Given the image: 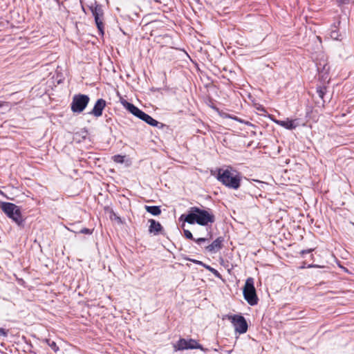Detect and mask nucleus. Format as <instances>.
<instances>
[{
    "label": "nucleus",
    "instance_id": "9b49d317",
    "mask_svg": "<svg viewBox=\"0 0 354 354\" xmlns=\"http://www.w3.org/2000/svg\"><path fill=\"white\" fill-rule=\"evenodd\" d=\"M223 241L224 239L223 237H218L212 243V244L206 247V250L211 253H215L218 252L220 249H221Z\"/></svg>",
    "mask_w": 354,
    "mask_h": 354
},
{
    "label": "nucleus",
    "instance_id": "ddd939ff",
    "mask_svg": "<svg viewBox=\"0 0 354 354\" xmlns=\"http://www.w3.org/2000/svg\"><path fill=\"white\" fill-rule=\"evenodd\" d=\"M330 36L334 40L341 39V34L339 32V29L336 24H334L331 26L330 30Z\"/></svg>",
    "mask_w": 354,
    "mask_h": 354
},
{
    "label": "nucleus",
    "instance_id": "4be33fe9",
    "mask_svg": "<svg viewBox=\"0 0 354 354\" xmlns=\"http://www.w3.org/2000/svg\"><path fill=\"white\" fill-rule=\"evenodd\" d=\"M80 233L82 234H91L92 232H93V230H90L88 228H83L80 231Z\"/></svg>",
    "mask_w": 354,
    "mask_h": 354
},
{
    "label": "nucleus",
    "instance_id": "dca6fc26",
    "mask_svg": "<svg viewBox=\"0 0 354 354\" xmlns=\"http://www.w3.org/2000/svg\"><path fill=\"white\" fill-rule=\"evenodd\" d=\"M145 209L147 212L153 216H158L161 213V209L159 206H145Z\"/></svg>",
    "mask_w": 354,
    "mask_h": 354
},
{
    "label": "nucleus",
    "instance_id": "9d476101",
    "mask_svg": "<svg viewBox=\"0 0 354 354\" xmlns=\"http://www.w3.org/2000/svg\"><path fill=\"white\" fill-rule=\"evenodd\" d=\"M106 101L103 99H98L93 109L89 112V114L93 115L97 118L100 117L102 115L103 110L106 106Z\"/></svg>",
    "mask_w": 354,
    "mask_h": 354
},
{
    "label": "nucleus",
    "instance_id": "6e6552de",
    "mask_svg": "<svg viewBox=\"0 0 354 354\" xmlns=\"http://www.w3.org/2000/svg\"><path fill=\"white\" fill-rule=\"evenodd\" d=\"M175 350L182 351L186 349L202 348V346L198 344L195 339H185L183 338L180 339L174 345Z\"/></svg>",
    "mask_w": 354,
    "mask_h": 354
},
{
    "label": "nucleus",
    "instance_id": "423d86ee",
    "mask_svg": "<svg viewBox=\"0 0 354 354\" xmlns=\"http://www.w3.org/2000/svg\"><path fill=\"white\" fill-rule=\"evenodd\" d=\"M89 9L91 11L94 18L96 26L102 35L104 34V24L102 22L103 10L102 6L96 2L91 3L89 6Z\"/></svg>",
    "mask_w": 354,
    "mask_h": 354
},
{
    "label": "nucleus",
    "instance_id": "20e7f679",
    "mask_svg": "<svg viewBox=\"0 0 354 354\" xmlns=\"http://www.w3.org/2000/svg\"><path fill=\"white\" fill-rule=\"evenodd\" d=\"M254 279L249 277L246 279L243 293L244 299L251 305L254 306L258 303V297L254 285Z\"/></svg>",
    "mask_w": 354,
    "mask_h": 354
},
{
    "label": "nucleus",
    "instance_id": "0eeeda50",
    "mask_svg": "<svg viewBox=\"0 0 354 354\" xmlns=\"http://www.w3.org/2000/svg\"><path fill=\"white\" fill-rule=\"evenodd\" d=\"M229 319L233 324L236 333L243 334L247 332L248 324L245 319L242 315H231L229 317Z\"/></svg>",
    "mask_w": 354,
    "mask_h": 354
},
{
    "label": "nucleus",
    "instance_id": "b1692460",
    "mask_svg": "<svg viewBox=\"0 0 354 354\" xmlns=\"http://www.w3.org/2000/svg\"><path fill=\"white\" fill-rule=\"evenodd\" d=\"M7 335H8V332L5 329L0 328V336L6 337Z\"/></svg>",
    "mask_w": 354,
    "mask_h": 354
},
{
    "label": "nucleus",
    "instance_id": "39448f33",
    "mask_svg": "<svg viewBox=\"0 0 354 354\" xmlns=\"http://www.w3.org/2000/svg\"><path fill=\"white\" fill-rule=\"evenodd\" d=\"M90 98L88 95L84 94L75 95L73 97L71 104V110L73 113H81L87 106Z\"/></svg>",
    "mask_w": 354,
    "mask_h": 354
},
{
    "label": "nucleus",
    "instance_id": "2eb2a0df",
    "mask_svg": "<svg viewBox=\"0 0 354 354\" xmlns=\"http://www.w3.org/2000/svg\"><path fill=\"white\" fill-rule=\"evenodd\" d=\"M183 232H184V236L187 239L194 240L198 244H201V243L205 242V241H206L207 240L205 238H198L197 239H194L192 232L189 230H184Z\"/></svg>",
    "mask_w": 354,
    "mask_h": 354
},
{
    "label": "nucleus",
    "instance_id": "6ab92c4d",
    "mask_svg": "<svg viewBox=\"0 0 354 354\" xmlns=\"http://www.w3.org/2000/svg\"><path fill=\"white\" fill-rule=\"evenodd\" d=\"M113 160L115 162L122 163L124 162V156H120V155L114 156Z\"/></svg>",
    "mask_w": 354,
    "mask_h": 354
},
{
    "label": "nucleus",
    "instance_id": "f257e3e1",
    "mask_svg": "<svg viewBox=\"0 0 354 354\" xmlns=\"http://www.w3.org/2000/svg\"><path fill=\"white\" fill-rule=\"evenodd\" d=\"M180 221L189 224L197 223L200 225H207L215 221L214 216L209 212L201 209L197 207H192L187 214H182Z\"/></svg>",
    "mask_w": 354,
    "mask_h": 354
},
{
    "label": "nucleus",
    "instance_id": "4468645a",
    "mask_svg": "<svg viewBox=\"0 0 354 354\" xmlns=\"http://www.w3.org/2000/svg\"><path fill=\"white\" fill-rule=\"evenodd\" d=\"M140 120L145 121L148 124H149L152 127H157L158 124V122L157 120H156L152 117H151L150 115H149L148 114H147L145 113L143 114V115Z\"/></svg>",
    "mask_w": 354,
    "mask_h": 354
},
{
    "label": "nucleus",
    "instance_id": "aec40b11",
    "mask_svg": "<svg viewBox=\"0 0 354 354\" xmlns=\"http://www.w3.org/2000/svg\"><path fill=\"white\" fill-rule=\"evenodd\" d=\"M144 113L145 112H143L142 111L138 108L133 115L141 119Z\"/></svg>",
    "mask_w": 354,
    "mask_h": 354
},
{
    "label": "nucleus",
    "instance_id": "f8f14e48",
    "mask_svg": "<svg viewBox=\"0 0 354 354\" xmlns=\"http://www.w3.org/2000/svg\"><path fill=\"white\" fill-rule=\"evenodd\" d=\"M149 222L150 223L149 232L151 234L157 235L162 230V227L159 222H157L153 219H150Z\"/></svg>",
    "mask_w": 354,
    "mask_h": 354
},
{
    "label": "nucleus",
    "instance_id": "5701e85b",
    "mask_svg": "<svg viewBox=\"0 0 354 354\" xmlns=\"http://www.w3.org/2000/svg\"><path fill=\"white\" fill-rule=\"evenodd\" d=\"M317 93L319 97L323 98L325 94V91H324L323 88H321L317 90Z\"/></svg>",
    "mask_w": 354,
    "mask_h": 354
},
{
    "label": "nucleus",
    "instance_id": "a211bd4d",
    "mask_svg": "<svg viewBox=\"0 0 354 354\" xmlns=\"http://www.w3.org/2000/svg\"><path fill=\"white\" fill-rule=\"evenodd\" d=\"M44 342H45L55 352L59 351V347L54 341H51L49 339H44Z\"/></svg>",
    "mask_w": 354,
    "mask_h": 354
},
{
    "label": "nucleus",
    "instance_id": "f03ea898",
    "mask_svg": "<svg viewBox=\"0 0 354 354\" xmlns=\"http://www.w3.org/2000/svg\"><path fill=\"white\" fill-rule=\"evenodd\" d=\"M216 179L226 187L238 189L241 186V176L231 167L226 169L219 168L217 170Z\"/></svg>",
    "mask_w": 354,
    "mask_h": 354
},
{
    "label": "nucleus",
    "instance_id": "1a4fd4ad",
    "mask_svg": "<svg viewBox=\"0 0 354 354\" xmlns=\"http://www.w3.org/2000/svg\"><path fill=\"white\" fill-rule=\"evenodd\" d=\"M299 119L290 120L286 118L285 120H274L273 121L277 124L288 130L295 129L299 125Z\"/></svg>",
    "mask_w": 354,
    "mask_h": 354
},
{
    "label": "nucleus",
    "instance_id": "412c9836",
    "mask_svg": "<svg viewBox=\"0 0 354 354\" xmlns=\"http://www.w3.org/2000/svg\"><path fill=\"white\" fill-rule=\"evenodd\" d=\"M351 1V0H336V3L338 6H342L343 5L349 3Z\"/></svg>",
    "mask_w": 354,
    "mask_h": 354
},
{
    "label": "nucleus",
    "instance_id": "a878e982",
    "mask_svg": "<svg viewBox=\"0 0 354 354\" xmlns=\"http://www.w3.org/2000/svg\"><path fill=\"white\" fill-rule=\"evenodd\" d=\"M6 102H0V108L2 107Z\"/></svg>",
    "mask_w": 354,
    "mask_h": 354
},
{
    "label": "nucleus",
    "instance_id": "393cba45",
    "mask_svg": "<svg viewBox=\"0 0 354 354\" xmlns=\"http://www.w3.org/2000/svg\"><path fill=\"white\" fill-rule=\"evenodd\" d=\"M313 250V249L304 250L301 252V254H308V253H310Z\"/></svg>",
    "mask_w": 354,
    "mask_h": 354
},
{
    "label": "nucleus",
    "instance_id": "f3484780",
    "mask_svg": "<svg viewBox=\"0 0 354 354\" xmlns=\"http://www.w3.org/2000/svg\"><path fill=\"white\" fill-rule=\"evenodd\" d=\"M122 104L127 110H128L132 114L137 110L138 107L134 106L133 104L128 102L126 100L122 101Z\"/></svg>",
    "mask_w": 354,
    "mask_h": 354
},
{
    "label": "nucleus",
    "instance_id": "7ed1b4c3",
    "mask_svg": "<svg viewBox=\"0 0 354 354\" xmlns=\"http://www.w3.org/2000/svg\"><path fill=\"white\" fill-rule=\"evenodd\" d=\"M0 207L3 212L16 223L20 225L23 220L20 208L14 203L2 202L0 204Z\"/></svg>",
    "mask_w": 354,
    "mask_h": 354
},
{
    "label": "nucleus",
    "instance_id": "bb28decb",
    "mask_svg": "<svg viewBox=\"0 0 354 354\" xmlns=\"http://www.w3.org/2000/svg\"><path fill=\"white\" fill-rule=\"evenodd\" d=\"M194 262L198 263V264H202V262L201 261H194Z\"/></svg>",
    "mask_w": 354,
    "mask_h": 354
}]
</instances>
